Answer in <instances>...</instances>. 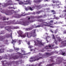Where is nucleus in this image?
<instances>
[{"instance_id":"obj_32","label":"nucleus","mask_w":66,"mask_h":66,"mask_svg":"<svg viewBox=\"0 0 66 66\" xmlns=\"http://www.w3.org/2000/svg\"><path fill=\"white\" fill-rule=\"evenodd\" d=\"M50 23H53V20H51L50 21Z\"/></svg>"},{"instance_id":"obj_47","label":"nucleus","mask_w":66,"mask_h":66,"mask_svg":"<svg viewBox=\"0 0 66 66\" xmlns=\"http://www.w3.org/2000/svg\"><path fill=\"white\" fill-rule=\"evenodd\" d=\"M32 7V9H34L35 7V6H34Z\"/></svg>"},{"instance_id":"obj_28","label":"nucleus","mask_w":66,"mask_h":66,"mask_svg":"<svg viewBox=\"0 0 66 66\" xmlns=\"http://www.w3.org/2000/svg\"><path fill=\"white\" fill-rule=\"evenodd\" d=\"M57 29H56L54 31L55 34H56L57 33Z\"/></svg>"},{"instance_id":"obj_17","label":"nucleus","mask_w":66,"mask_h":66,"mask_svg":"<svg viewBox=\"0 0 66 66\" xmlns=\"http://www.w3.org/2000/svg\"><path fill=\"white\" fill-rule=\"evenodd\" d=\"M36 16H30L31 19H34V18H36Z\"/></svg>"},{"instance_id":"obj_8","label":"nucleus","mask_w":66,"mask_h":66,"mask_svg":"<svg viewBox=\"0 0 66 66\" xmlns=\"http://www.w3.org/2000/svg\"><path fill=\"white\" fill-rule=\"evenodd\" d=\"M14 17L15 18H19L20 17V15L18 14H15L14 15Z\"/></svg>"},{"instance_id":"obj_16","label":"nucleus","mask_w":66,"mask_h":66,"mask_svg":"<svg viewBox=\"0 0 66 66\" xmlns=\"http://www.w3.org/2000/svg\"><path fill=\"white\" fill-rule=\"evenodd\" d=\"M8 9H14L15 10V9H16V8H15V7H8Z\"/></svg>"},{"instance_id":"obj_58","label":"nucleus","mask_w":66,"mask_h":66,"mask_svg":"<svg viewBox=\"0 0 66 66\" xmlns=\"http://www.w3.org/2000/svg\"><path fill=\"white\" fill-rule=\"evenodd\" d=\"M26 10V11H28V9H27V8H26L25 9Z\"/></svg>"},{"instance_id":"obj_27","label":"nucleus","mask_w":66,"mask_h":66,"mask_svg":"<svg viewBox=\"0 0 66 66\" xmlns=\"http://www.w3.org/2000/svg\"><path fill=\"white\" fill-rule=\"evenodd\" d=\"M16 41L15 40H12V43L13 44H14V43H16Z\"/></svg>"},{"instance_id":"obj_56","label":"nucleus","mask_w":66,"mask_h":66,"mask_svg":"<svg viewBox=\"0 0 66 66\" xmlns=\"http://www.w3.org/2000/svg\"><path fill=\"white\" fill-rule=\"evenodd\" d=\"M51 32H52V33H53V31H52V30H51Z\"/></svg>"},{"instance_id":"obj_44","label":"nucleus","mask_w":66,"mask_h":66,"mask_svg":"<svg viewBox=\"0 0 66 66\" xmlns=\"http://www.w3.org/2000/svg\"><path fill=\"white\" fill-rule=\"evenodd\" d=\"M30 22H34V21H33V20H32L30 21Z\"/></svg>"},{"instance_id":"obj_42","label":"nucleus","mask_w":66,"mask_h":66,"mask_svg":"<svg viewBox=\"0 0 66 66\" xmlns=\"http://www.w3.org/2000/svg\"><path fill=\"white\" fill-rule=\"evenodd\" d=\"M53 39H55V36H54V35H53Z\"/></svg>"},{"instance_id":"obj_37","label":"nucleus","mask_w":66,"mask_h":66,"mask_svg":"<svg viewBox=\"0 0 66 66\" xmlns=\"http://www.w3.org/2000/svg\"><path fill=\"white\" fill-rule=\"evenodd\" d=\"M46 10L48 11V10H50V8H46Z\"/></svg>"},{"instance_id":"obj_13","label":"nucleus","mask_w":66,"mask_h":66,"mask_svg":"<svg viewBox=\"0 0 66 66\" xmlns=\"http://www.w3.org/2000/svg\"><path fill=\"white\" fill-rule=\"evenodd\" d=\"M43 27V24H40L39 25H38L37 26H36L35 28H39V27Z\"/></svg>"},{"instance_id":"obj_62","label":"nucleus","mask_w":66,"mask_h":66,"mask_svg":"<svg viewBox=\"0 0 66 66\" xmlns=\"http://www.w3.org/2000/svg\"><path fill=\"white\" fill-rule=\"evenodd\" d=\"M30 50V51H32V49H31Z\"/></svg>"},{"instance_id":"obj_24","label":"nucleus","mask_w":66,"mask_h":66,"mask_svg":"<svg viewBox=\"0 0 66 66\" xmlns=\"http://www.w3.org/2000/svg\"><path fill=\"white\" fill-rule=\"evenodd\" d=\"M52 2L53 3H55V2H56V3H59V1H53Z\"/></svg>"},{"instance_id":"obj_34","label":"nucleus","mask_w":66,"mask_h":66,"mask_svg":"<svg viewBox=\"0 0 66 66\" xmlns=\"http://www.w3.org/2000/svg\"><path fill=\"white\" fill-rule=\"evenodd\" d=\"M27 44L28 45H30V42L28 41L27 42Z\"/></svg>"},{"instance_id":"obj_61","label":"nucleus","mask_w":66,"mask_h":66,"mask_svg":"<svg viewBox=\"0 0 66 66\" xmlns=\"http://www.w3.org/2000/svg\"><path fill=\"white\" fill-rule=\"evenodd\" d=\"M46 35H48V34L47 33H46Z\"/></svg>"},{"instance_id":"obj_26","label":"nucleus","mask_w":66,"mask_h":66,"mask_svg":"<svg viewBox=\"0 0 66 66\" xmlns=\"http://www.w3.org/2000/svg\"><path fill=\"white\" fill-rule=\"evenodd\" d=\"M54 19H56V20H57L58 19H59V18L58 17H55Z\"/></svg>"},{"instance_id":"obj_39","label":"nucleus","mask_w":66,"mask_h":66,"mask_svg":"<svg viewBox=\"0 0 66 66\" xmlns=\"http://www.w3.org/2000/svg\"><path fill=\"white\" fill-rule=\"evenodd\" d=\"M39 21L40 22H42V21H43V20L42 19H39Z\"/></svg>"},{"instance_id":"obj_40","label":"nucleus","mask_w":66,"mask_h":66,"mask_svg":"<svg viewBox=\"0 0 66 66\" xmlns=\"http://www.w3.org/2000/svg\"><path fill=\"white\" fill-rule=\"evenodd\" d=\"M40 11H38L37 12V14H40Z\"/></svg>"},{"instance_id":"obj_59","label":"nucleus","mask_w":66,"mask_h":66,"mask_svg":"<svg viewBox=\"0 0 66 66\" xmlns=\"http://www.w3.org/2000/svg\"><path fill=\"white\" fill-rule=\"evenodd\" d=\"M16 1H18L19 2V0H16Z\"/></svg>"},{"instance_id":"obj_53","label":"nucleus","mask_w":66,"mask_h":66,"mask_svg":"<svg viewBox=\"0 0 66 66\" xmlns=\"http://www.w3.org/2000/svg\"><path fill=\"white\" fill-rule=\"evenodd\" d=\"M64 33H65V34H66V30L64 31Z\"/></svg>"},{"instance_id":"obj_3","label":"nucleus","mask_w":66,"mask_h":66,"mask_svg":"<svg viewBox=\"0 0 66 66\" xmlns=\"http://www.w3.org/2000/svg\"><path fill=\"white\" fill-rule=\"evenodd\" d=\"M31 1H30V0H27L26 1H24V3H23L22 2L20 1H19V4H29L30 5L31 4Z\"/></svg>"},{"instance_id":"obj_4","label":"nucleus","mask_w":66,"mask_h":66,"mask_svg":"<svg viewBox=\"0 0 66 66\" xmlns=\"http://www.w3.org/2000/svg\"><path fill=\"white\" fill-rule=\"evenodd\" d=\"M11 26H6L5 28V29L9 32H11Z\"/></svg>"},{"instance_id":"obj_48","label":"nucleus","mask_w":66,"mask_h":66,"mask_svg":"<svg viewBox=\"0 0 66 66\" xmlns=\"http://www.w3.org/2000/svg\"><path fill=\"white\" fill-rule=\"evenodd\" d=\"M45 6H48V4H46Z\"/></svg>"},{"instance_id":"obj_36","label":"nucleus","mask_w":66,"mask_h":66,"mask_svg":"<svg viewBox=\"0 0 66 66\" xmlns=\"http://www.w3.org/2000/svg\"><path fill=\"white\" fill-rule=\"evenodd\" d=\"M15 62L16 63V64L17 65V64H18V61H16Z\"/></svg>"},{"instance_id":"obj_2","label":"nucleus","mask_w":66,"mask_h":66,"mask_svg":"<svg viewBox=\"0 0 66 66\" xmlns=\"http://www.w3.org/2000/svg\"><path fill=\"white\" fill-rule=\"evenodd\" d=\"M40 59H42V57L39 56L38 55L36 56L35 57L31 58V59H34L33 60H30V62H33L36 61H38Z\"/></svg>"},{"instance_id":"obj_18","label":"nucleus","mask_w":66,"mask_h":66,"mask_svg":"<svg viewBox=\"0 0 66 66\" xmlns=\"http://www.w3.org/2000/svg\"><path fill=\"white\" fill-rule=\"evenodd\" d=\"M3 20H9V18H6L5 16H4L3 18Z\"/></svg>"},{"instance_id":"obj_1","label":"nucleus","mask_w":66,"mask_h":66,"mask_svg":"<svg viewBox=\"0 0 66 66\" xmlns=\"http://www.w3.org/2000/svg\"><path fill=\"white\" fill-rule=\"evenodd\" d=\"M26 35L28 38H30L32 36L34 37L37 36V35L35 32V31H34V32L31 31L30 33L26 32L22 35H21L20 36L22 38H25L26 37Z\"/></svg>"},{"instance_id":"obj_46","label":"nucleus","mask_w":66,"mask_h":66,"mask_svg":"<svg viewBox=\"0 0 66 66\" xmlns=\"http://www.w3.org/2000/svg\"><path fill=\"white\" fill-rule=\"evenodd\" d=\"M14 29H17V27H14Z\"/></svg>"},{"instance_id":"obj_21","label":"nucleus","mask_w":66,"mask_h":66,"mask_svg":"<svg viewBox=\"0 0 66 66\" xmlns=\"http://www.w3.org/2000/svg\"><path fill=\"white\" fill-rule=\"evenodd\" d=\"M42 0H37L36 2L37 3H39V2H41Z\"/></svg>"},{"instance_id":"obj_7","label":"nucleus","mask_w":66,"mask_h":66,"mask_svg":"<svg viewBox=\"0 0 66 66\" xmlns=\"http://www.w3.org/2000/svg\"><path fill=\"white\" fill-rule=\"evenodd\" d=\"M45 55L46 56V57H48L49 56H50V55H52V53H47L45 54Z\"/></svg>"},{"instance_id":"obj_20","label":"nucleus","mask_w":66,"mask_h":66,"mask_svg":"<svg viewBox=\"0 0 66 66\" xmlns=\"http://www.w3.org/2000/svg\"><path fill=\"white\" fill-rule=\"evenodd\" d=\"M54 46V45H48V47L49 48H52V47H53Z\"/></svg>"},{"instance_id":"obj_51","label":"nucleus","mask_w":66,"mask_h":66,"mask_svg":"<svg viewBox=\"0 0 66 66\" xmlns=\"http://www.w3.org/2000/svg\"><path fill=\"white\" fill-rule=\"evenodd\" d=\"M51 61L52 62H54V61H53V60H51Z\"/></svg>"},{"instance_id":"obj_64","label":"nucleus","mask_w":66,"mask_h":66,"mask_svg":"<svg viewBox=\"0 0 66 66\" xmlns=\"http://www.w3.org/2000/svg\"><path fill=\"white\" fill-rule=\"evenodd\" d=\"M55 16H56L55 15H54V17H55Z\"/></svg>"},{"instance_id":"obj_50","label":"nucleus","mask_w":66,"mask_h":66,"mask_svg":"<svg viewBox=\"0 0 66 66\" xmlns=\"http://www.w3.org/2000/svg\"><path fill=\"white\" fill-rule=\"evenodd\" d=\"M39 56H41V55H42V54H40V53H39Z\"/></svg>"},{"instance_id":"obj_57","label":"nucleus","mask_w":66,"mask_h":66,"mask_svg":"<svg viewBox=\"0 0 66 66\" xmlns=\"http://www.w3.org/2000/svg\"><path fill=\"white\" fill-rule=\"evenodd\" d=\"M9 2H12V1H11V0H10L9 1Z\"/></svg>"},{"instance_id":"obj_41","label":"nucleus","mask_w":66,"mask_h":66,"mask_svg":"<svg viewBox=\"0 0 66 66\" xmlns=\"http://www.w3.org/2000/svg\"><path fill=\"white\" fill-rule=\"evenodd\" d=\"M42 16H39L38 17V19H39V18H42Z\"/></svg>"},{"instance_id":"obj_14","label":"nucleus","mask_w":66,"mask_h":66,"mask_svg":"<svg viewBox=\"0 0 66 66\" xmlns=\"http://www.w3.org/2000/svg\"><path fill=\"white\" fill-rule=\"evenodd\" d=\"M37 42H38V43H39V45H42V46L44 45V44H43L40 41H38V40H37Z\"/></svg>"},{"instance_id":"obj_55","label":"nucleus","mask_w":66,"mask_h":66,"mask_svg":"<svg viewBox=\"0 0 66 66\" xmlns=\"http://www.w3.org/2000/svg\"><path fill=\"white\" fill-rule=\"evenodd\" d=\"M54 24H56L57 23V22H55V23H54Z\"/></svg>"},{"instance_id":"obj_45","label":"nucleus","mask_w":66,"mask_h":66,"mask_svg":"<svg viewBox=\"0 0 66 66\" xmlns=\"http://www.w3.org/2000/svg\"><path fill=\"white\" fill-rule=\"evenodd\" d=\"M49 27H50V28H54V27L53 26H50Z\"/></svg>"},{"instance_id":"obj_63","label":"nucleus","mask_w":66,"mask_h":66,"mask_svg":"<svg viewBox=\"0 0 66 66\" xmlns=\"http://www.w3.org/2000/svg\"><path fill=\"white\" fill-rule=\"evenodd\" d=\"M11 38H12V33H11Z\"/></svg>"},{"instance_id":"obj_43","label":"nucleus","mask_w":66,"mask_h":66,"mask_svg":"<svg viewBox=\"0 0 66 66\" xmlns=\"http://www.w3.org/2000/svg\"><path fill=\"white\" fill-rule=\"evenodd\" d=\"M21 40H19V43L20 44H21Z\"/></svg>"},{"instance_id":"obj_60","label":"nucleus","mask_w":66,"mask_h":66,"mask_svg":"<svg viewBox=\"0 0 66 66\" xmlns=\"http://www.w3.org/2000/svg\"><path fill=\"white\" fill-rule=\"evenodd\" d=\"M28 20H30V18H28Z\"/></svg>"},{"instance_id":"obj_38","label":"nucleus","mask_w":66,"mask_h":66,"mask_svg":"<svg viewBox=\"0 0 66 66\" xmlns=\"http://www.w3.org/2000/svg\"><path fill=\"white\" fill-rule=\"evenodd\" d=\"M29 9L30 10H31V11H33V9H32V7H29Z\"/></svg>"},{"instance_id":"obj_15","label":"nucleus","mask_w":66,"mask_h":66,"mask_svg":"<svg viewBox=\"0 0 66 66\" xmlns=\"http://www.w3.org/2000/svg\"><path fill=\"white\" fill-rule=\"evenodd\" d=\"M50 24H44V26H46L47 27H50V26L51 25H52V24H51L50 23Z\"/></svg>"},{"instance_id":"obj_22","label":"nucleus","mask_w":66,"mask_h":66,"mask_svg":"<svg viewBox=\"0 0 66 66\" xmlns=\"http://www.w3.org/2000/svg\"><path fill=\"white\" fill-rule=\"evenodd\" d=\"M58 40L59 41V42H61V38L60 37H57Z\"/></svg>"},{"instance_id":"obj_11","label":"nucleus","mask_w":66,"mask_h":66,"mask_svg":"<svg viewBox=\"0 0 66 66\" xmlns=\"http://www.w3.org/2000/svg\"><path fill=\"white\" fill-rule=\"evenodd\" d=\"M62 43L64 46H66V40H65L64 41H63L62 42Z\"/></svg>"},{"instance_id":"obj_29","label":"nucleus","mask_w":66,"mask_h":66,"mask_svg":"<svg viewBox=\"0 0 66 66\" xmlns=\"http://www.w3.org/2000/svg\"><path fill=\"white\" fill-rule=\"evenodd\" d=\"M14 49L15 50H16L17 51H18V50H19V48H16L15 49V48H14Z\"/></svg>"},{"instance_id":"obj_25","label":"nucleus","mask_w":66,"mask_h":66,"mask_svg":"<svg viewBox=\"0 0 66 66\" xmlns=\"http://www.w3.org/2000/svg\"><path fill=\"white\" fill-rule=\"evenodd\" d=\"M35 46H38V43H36L35 42Z\"/></svg>"},{"instance_id":"obj_5","label":"nucleus","mask_w":66,"mask_h":66,"mask_svg":"<svg viewBox=\"0 0 66 66\" xmlns=\"http://www.w3.org/2000/svg\"><path fill=\"white\" fill-rule=\"evenodd\" d=\"M19 56L16 55L14 56L13 57H11V58H10L9 60L10 59H13V60H16V59H18L19 58Z\"/></svg>"},{"instance_id":"obj_52","label":"nucleus","mask_w":66,"mask_h":66,"mask_svg":"<svg viewBox=\"0 0 66 66\" xmlns=\"http://www.w3.org/2000/svg\"><path fill=\"white\" fill-rule=\"evenodd\" d=\"M46 41H47V43H48L49 41H48V40L46 39Z\"/></svg>"},{"instance_id":"obj_12","label":"nucleus","mask_w":66,"mask_h":66,"mask_svg":"<svg viewBox=\"0 0 66 66\" xmlns=\"http://www.w3.org/2000/svg\"><path fill=\"white\" fill-rule=\"evenodd\" d=\"M51 13H53L52 14L53 15H55L56 14V12L54 10H52L51 11Z\"/></svg>"},{"instance_id":"obj_35","label":"nucleus","mask_w":66,"mask_h":66,"mask_svg":"<svg viewBox=\"0 0 66 66\" xmlns=\"http://www.w3.org/2000/svg\"><path fill=\"white\" fill-rule=\"evenodd\" d=\"M19 54H21V55H26V54H21V53H19Z\"/></svg>"},{"instance_id":"obj_30","label":"nucleus","mask_w":66,"mask_h":66,"mask_svg":"<svg viewBox=\"0 0 66 66\" xmlns=\"http://www.w3.org/2000/svg\"><path fill=\"white\" fill-rule=\"evenodd\" d=\"M45 49H49L48 46H47L45 47Z\"/></svg>"},{"instance_id":"obj_9","label":"nucleus","mask_w":66,"mask_h":66,"mask_svg":"<svg viewBox=\"0 0 66 66\" xmlns=\"http://www.w3.org/2000/svg\"><path fill=\"white\" fill-rule=\"evenodd\" d=\"M6 6H8V5H13V3H7L6 4Z\"/></svg>"},{"instance_id":"obj_33","label":"nucleus","mask_w":66,"mask_h":66,"mask_svg":"<svg viewBox=\"0 0 66 66\" xmlns=\"http://www.w3.org/2000/svg\"><path fill=\"white\" fill-rule=\"evenodd\" d=\"M59 63H58V64H60L62 62V60H60L58 61Z\"/></svg>"},{"instance_id":"obj_54","label":"nucleus","mask_w":66,"mask_h":66,"mask_svg":"<svg viewBox=\"0 0 66 66\" xmlns=\"http://www.w3.org/2000/svg\"><path fill=\"white\" fill-rule=\"evenodd\" d=\"M29 66H34V65H33L32 64L31 65H29Z\"/></svg>"},{"instance_id":"obj_6","label":"nucleus","mask_w":66,"mask_h":66,"mask_svg":"<svg viewBox=\"0 0 66 66\" xmlns=\"http://www.w3.org/2000/svg\"><path fill=\"white\" fill-rule=\"evenodd\" d=\"M6 11L4 10H3L1 11V12L3 13H5L6 15H9V14H10V12L8 11H7L6 12Z\"/></svg>"},{"instance_id":"obj_23","label":"nucleus","mask_w":66,"mask_h":66,"mask_svg":"<svg viewBox=\"0 0 66 66\" xmlns=\"http://www.w3.org/2000/svg\"><path fill=\"white\" fill-rule=\"evenodd\" d=\"M22 25L24 26H26V22H22Z\"/></svg>"},{"instance_id":"obj_10","label":"nucleus","mask_w":66,"mask_h":66,"mask_svg":"<svg viewBox=\"0 0 66 66\" xmlns=\"http://www.w3.org/2000/svg\"><path fill=\"white\" fill-rule=\"evenodd\" d=\"M4 50H5L4 48L0 49V53H3V52H4Z\"/></svg>"},{"instance_id":"obj_31","label":"nucleus","mask_w":66,"mask_h":66,"mask_svg":"<svg viewBox=\"0 0 66 66\" xmlns=\"http://www.w3.org/2000/svg\"><path fill=\"white\" fill-rule=\"evenodd\" d=\"M28 48H33V46L32 45H29Z\"/></svg>"},{"instance_id":"obj_49","label":"nucleus","mask_w":66,"mask_h":66,"mask_svg":"<svg viewBox=\"0 0 66 66\" xmlns=\"http://www.w3.org/2000/svg\"><path fill=\"white\" fill-rule=\"evenodd\" d=\"M10 34H8L9 36L8 37H7V38H9V37H10Z\"/></svg>"},{"instance_id":"obj_19","label":"nucleus","mask_w":66,"mask_h":66,"mask_svg":"<svg viewBox=\"0 0 66 66\" xmlns=\"http://www.w3.org/2000/svg\"><path fill=\"white\" fill-rule=\"evenodd\" d=\"M19 34L20 36L22 35V32L21 31H19Z\"/></svg>"}]
</instances>
